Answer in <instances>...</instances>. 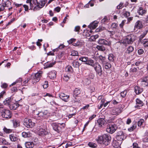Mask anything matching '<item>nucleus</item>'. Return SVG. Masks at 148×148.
<instances>
[{
	"label": "nucleus",
	"instance_id": "nucleus-1",
	"mask_svg": "<svg viewBox=\"0 0 148 148\" xmlns=\"http://www.w3.org/2000/svg\"><path fill=\"white\" fill-rule=\"evenodd\" d=\"M14 100L12 97H8L3 101L4 105L9 106L11 110H16L19 106V104L14 102Z\"/></svg>",
	"mask_w": 148,
	"mask_h": 148
},
{
	"label": "nucleus",
	"instance_id": "nucleus-2",
	"mask_svg": "<svg viewBox=\"0 0 148 148\" xmlns=\"http://www.w3.org/2000/svg\"><path fill=\"white\" fill-rule=\"evenodd\" d=\"M26 3L29 4L30 9L32 10L34 8L33 10L36 11L40 10L39 3L37 0H27Z\"/></svg>",
	"mask_w": 148,
	"mask_h": 148
},
{
	"label": "nucleus",
	"instance_id": "nucleus-3",
	"mask_svg": "<svg viewBox=\"0 0 148 148\" xmlns=\"http://www.w3.org/2000/svg\"><path fill=\"white\" fill-rule=\"evenodd\" d=\"M136 37L133 34H129L125 38L123 41V43L125 44H132L135 39Z\"/></svg>",
	"mask_w": 148,
	"mask_h": 148
},
{
	"label": "nucleus",
	"instance_id": "nucleus-4",
	"mask_svg": "<svg viewBox=\"0 0 148 148\" xmlns=\"http://www.w3.org/2000/svg\"><path fill=\"white\" fill-rule=\"evenodd\" d=\"M49 115L48 112L47 110L40 111L36 114V117L38 119L42 120L47 117Z\"/></svg>",
	"mask_w": 148,
	"mask_h": 148
},
{
	"label": "nucleus",
	"instance_id": "nucleus-5",
	"mask_svg": "<svg viewBox=\"0 0 148 148\" xmlns=\"http://www.w3.org/2000/svg\"><path fill=\"white\" fill-rule=\"evenodd\" d=\"M117 129V127L116 125L113 123H112L108 125L106 131L110 134H112L114 133Z\"/></svg>",
	"mask_w": 148,
	"mask_h": 148
},
{
	"label": "nucleus",
	"instance_id": "nucleus-6",
	"mask_svg": "<svg viewBox=\"0 0 148 148\" xmlns=\"http://www.w3.org/2000/svg\"><path fill=\"white\" fill-rule=\"evenodd\" d=\"M23 124L27 128H32L35 125V124L32 122L31 120L25 118L24 120Z\"/></svg>",
	"mask_w": 148,
	"mask_h": 148
},
{
	"label": "nucleus",
	"instance_id": "nucleus-7",
	"mask_svg": "<svg viewBox=\"0 0 148 148\" xmlns=\"http://www.w3.org/2000/svg\"><path fill=\"white\" fill-rule=\"evenodd\" d=\"M1 116L5 118H10L12 116L11 112L9 110L5 109L1 112Z\"/></svg>",
	"mask_w": 148,
	"mask_h": 148
},
{
	"label": "nucleus",
	"instance_id": "nucleus-8",
	"mask_svg": "<svg viewBox=\"0 0 148 148\" xmlns=\"http://www.w3.org/2000/svg\"><path fill=\"white\" fill-rule=\"evenodd\" d=\"M126 137V135L122 131H120L117 133L116 138L117 140L121 141L125 139Z\"/></svg>",
	"mask_w": 148,
	"mask_h": 148
},
{
	"label": "nucleus",
	"instance_id": "nucleus-9",
	"mask_svg": "<svg viewBox=\"0 0 148 148\" xmlns=\"http://www.w3.org/2000/svg\"><path fill=\"white\" fill-rule=\"evenodd\" d=\"M96 124L100 127H104L107 124V122L104 119L100 118L97 120Z\"/></svg>",
	"mask_w": 148,
	"mask_h": 148
},
{
	"label": "nucleus",
	"instance_id": "nucleus-10",
	"mask_svg": "<svg viewBox=\"0 0 148 148\" xmlns=\"http://www.w3.org/2000/svg\"><path fill=\"white\" fill-rule=\"evenodd\" d=\"M122 108H113L111 112V114L112 115H118L122 111L123 108L124 107L123 105H121Z\"/></svg>",
	"mask_w": 148,
	"mask_h": 148
},
{
	"label": "nucleus",
	"instance_id": "nucleus-11",
	"mask_svg": "<svg viewBox=\"0 0 148 148\" xmlns=\"http://www.w3.org/2000/svg\"><path fill=\"white\" fill-rule=\"evenodd\" d=\"M94 67L97 74L99 76L101 75L102 74V70L100 65L98 63H95Z\"/></svg>",
	"mask_w": 148,
	"mask_h": 148
},
{
	"label": "nucleus",
	"instance_id": "nucleus-12",
	"mask_svg": "<svg viewBox=\"0 0 148 148\" xmlns=\"http://www.w3.org/2000/svg\"><path fill=\"white\" fill-rule=\"evenodd\" d=\"M103 144L106 146L108 145L111 139V136L109 134H106L103 135Z\"/></svg>",
	"mask_w": 148,
	"mask_h": 148
},
{
	"label": "nucleus",
	"instance_id": "nucleus-13",
	"mask_svg": "<svg viewBox=\"0 0 148 148\" xmlns=\"http://www.w3.org/2000/svg\"><path fill=\"white\" fill-rule=\"evenodd\" d=\"M141 85L143 87L147 86L148 85V77L145 76L141 78L139 80Z\"/></svg>",
	"mask_w": 148,
	"mask_h": 148
},
{
	"label": "nucleus",
	"instance_id": "nucleus-14",
	"mask_svg": "<svg viewBox=\"0 0 148 148\" xmlns=\"http://www.w3.org/2000/svg\"><path fill=\"white\" fill-rule=\"evenodd\" d=\"M10 140L12 142H16L19 139V136L15 133H12L9 135Z\"/></svg>",
	"mask_w": 148,
	"mask_h": 148
},
{
	"label": "nucleus",
	"instance_id": "nucleus-15",
	"mask_svg": "<svg viewBox=\"0 0 148 148\" xmlns=\"http://www.w3.org/2000/svg\"><path fill=\"white\" fill-rule=\"evenodd\" d=\"M100 45H106L110 46L111 44L110 41H107L104 39H99L98 42Z\"/></svg>",
	"mask_w": 148,
	"mask_h": 148
},
{
	"label": "nucleus",
	"instance_id": "nucleus-16",
	"mask_svg": "<svg viewBox=\"0 0 148 148\" xmlns=\"http://www.w3.org/2000/svg\"><path fill=\"white\" fill-rule=\"evenodd\" d=\"M143 27L142 22L140 21H138L135 23L134 25V30H137L138 29H140Z\"/></svg>",
	"mask_w": 148,
	"mask_h": 148
},
{
	"label": "nucleus",
	"instance_id": "nucleus-17",
	"mask_svg": "<svg viewBox=\"0 0 148 148\" xmlns=\"http://www.w3.org/2000/svg\"><path fill=\"white\" fill-rule=\"evenodd\" d=\"M60 98L63 101L67 102L69 101V96L66 95L63 93H61L59 94Z\"/></svg>",
	"mask_w": 148,
	"mask_h": 148
},
{
	"label": "nucleus",
	"instance_id": "nucleus-18",
	"mask_svg": "<svg viewBox=\"0 0 148 148\" xmlns=\"http://www.w3.org/2000/svg\"><path fill=\"white\" fill-rule=\"evenodd\" d=\"M136 105L135 106L136 108H139L140 107L143 106V102L140 99H137L136 100Z\"/></svg>",
	"mask_w": 148,
	"mask_h": 148
},
{
	"label": "nucleus",
	"instance_id": "nucleus-19",
	"mask_svg": "<svg viewBox=\"0 0 148 148\" xmlns=\"http://www.w3.org/2000/svg\"><path fill=\"white\" fill-rule=\"evenodd\" d=\"M98 23V22L97 21H94L90 24L89 27L91 29H94L97 27Z\"/></svg>",
	"mask_w": 148,
	"mask_h": 148
},
{
	"label": "nucleus",
	"instance_id": "nucleus-20",
	"mask_svg": "<svg viewBox=\"0 0 148 148\" xmlns=\"http://www.w3.org/2000/svg\"><path fill=\"white\" fill-rule=\"evenodd\" d=\"M147 12V10L144 9L142 7H140L138 9L137 12L138 14L142 16H143Z\"/></svg>",
	"mask_w": 148,
	"mask_h": 148
},
{
	"label": "nucleus",
	"instance_id": "nucleus-21",
	"mask_svg": "<svg viewBox=\"0 0 148 148\" xmlns=\"http://www.w3.org/2000/svg\"><path fill=\"white\" fill-rule=\"evenodd\" d=\"M2 5L1 7H3L4 8L5 7H8L10 5H11V2L8 0H7L5 1H4L3 0H2Z\"/></svg>",
	"mask_w": 148,
	"mask_h": 148
},
{
	"label": "nucleus",
	"instance_id": "nucleus-22",
	"mask_svg": "<svg viewBox=\"0 0 148 148\" xmlns=\"http://www.w3.org/2000/svg\"><path fill=\"white\" fill-rule=\"evenodd\" d=\"M143 91V89L138 86H136L135 87L134 91L136 94L138 95L141 93Z\"/></svg>",
	"mask_w": 148,
	"mask_h": 148
},
{
	"label": "nucleus",
	"instance_id": "nucleus-23",
	"mask_svg": "<svg viewBox=\"0 0 148 148\" xmlns=\"http://www.w3.org/2000/svg\"><path fill=\"white\" fill-rule=\"evenodd\" d=\"M53 129L57 132L59 133L61 130L60 127L56 123H53L52 125Z\"/></svg>",
	"mask_w": 148,
	"mask_h": 148
},
{
	"label": "nucleus",
	"instance_id": "nucleus-24",
	"mask_svg": "<svg viewBox=\"0 0 148 148\" xmlns=\"http://www.w3.org/2000/svg\"><path fill=\"white\" fill-rule=\"evenodd\" d=\"M38 133L40 136H44L48 134L47 132L45 129L40 128L38 131Z\"/></svg>",
	"mask_w": 148,
	"mask_h": 148
},
{
	"label": "nucleus",
	"instance_id": "nucleus-25",
	"mask_svg": "<svg viewBox=\"0 0 148 148\" xmlns=\"http://www.w3.org/2000/svg\"><path fill=\"white\" fill-rule=\"evenodd\" d=\"M29 79H30V80L32 81V83L33 84H35L37 82L39 81V79L35 78L34 75H32Z\"/></svg>",
	"mask_w": 148,
	"mask_h": 148
},
{
	"label": "nucleus",
	"instance_id": "nucleus-26",
	"mask_svg": "<svg viewBox=\"0 0 148 148\" xmlns=\"http://www.w3.org/2000/svg\"><path fill=\"white\" fill-rule=\"evenodd\" d=\"M56 76V72L55 71H51L48 74V77L51 79H53Z\"/></svg>",
	"mask_w": 148,
	"mask_h": 148
},
{
	"label": "nucleus",
	"instance_id": "nucleus-27",
	"mask_svg": "<svg viewBox=\"0 0 148 148\" xmlns=\"http://www.w3.org/2000/svg\"><path fill=\"white\" fill-rule=\"evenodd\" d=\"M25 145L27 148H32L34 146V144L33 142H27L25 143Z\"/></svg>",
	"mask_w": 148,
	"mask_h": 148
},
{
	"label": "nucleus",
	"instance_id": "nucleus-28",
	"mask_svg": "<svg viewBox=\"0 0 148 148\" xmlns=\"http://www.w3.org/2000/svg\"><path fill=\"white\" fill-rule=\"evenodd\" d=\"M136 127V122L134 121L133 122L132 126L128 128V130L130 132H131L134 130Z\"/></svg>",
	"mask_w": 148,
	"mask_h": 148
},
{
	"label": "nucleus",
	"instance_id": "nucleus-29",
	"mask_svg": "<svg viewBox=\"0 0 148 148\" xmlns=\"http://www.w3.org/2000/svg\"><path fill=\"white\" fill-rule=\"evenodd\" d=\"M99 61L100 63H101L103 64L104 65V63L106 62L105 58L101 56H100L98 58Z\"/></svg>",
	"mask_w": 148,
	"mask_h": 148
},
{
	"label": "nucleus",
	"instance_id": "nucleus-30",
	"mask_svg": "<svg viewBox=\"0 0 148 148\" xmlns=\"http://www.w3.org/2000/svg\"><path fill=\"white\" fill-rule=\"evenodd\" d=\"M134 50V48L131 46H129L127 48V50L125 52L128 54H130Z\"/></svg>",
	"mask_w": 148,
	"mask_h": 148
},
{
	"label": "nucleus",
	"instance_id": "nucleus-31",
	"mask_svg": "<svg viewBox=\"0 0 148 148\" xmlns=\"http://www.w3.org/2000/svg\"><path fill=\"white\" fill-rule=\"evenodd\" d=\"M22 136L25 138L30 137L31 136V134L29 132H23L22 133Z\"/></svg>",
	"mask_w": 148,
	"mask_h": 148
},
{
	"label": "nucleus",
	"instance_id": "nucleus-32",
	"mask_svg": "<svg viewBox=\"0 0 148 148\" xmlns=\"http://www.w3.org/2000/svg\"><path fill=\"white\" fill-rule=\"evenodd\" d=\"M13 126L14 128H16L20 125V122L14 119L12 121Z\"/></svg>",
	"mask_w": 148,
	"mask_h": 148
},
{
	"label": "nucleus",
	"instance_id": "nucleus-33",
	"mask_svg": "<svg viewBox=\"0 0 148 148\" xmlns=\"http://www.w3.org/2000/svg\"><path fill=\"white\" fill-rule=\"evenodd\" d=\"M81 92V90L78 88H76L75 89L74 91V95L77 96L79 95Z\"/></svg>",
	"mask_w": 148,
	"mask_h": 148
},
{
	"label": "nucleus",
	"instance_id": "nucleus-34",
	"mask_svg": "<svg viewBox=\"0 0 148 148\" xmlns=\"http://www.w3.org/2000/svg\"><path fill=\"white\" fill-rule=\"evenodd\" d=\"M86 64L90 65L92 67H94L95 64L94 63V61L93 60L89 59H88V61L86 63Z\"/></svg>",
	"mask_w": 148,
	"mask_h": 148
},
{
	"label": "nucleus",
	"instance_id": "nucleus-35",
	"mask_svg": "<svg viewBox=\"0 0 148 148\" xmlns=\"http://www.w3.org/2000/svg\"><path fill=\"white\" fill-rule=\"evenodd\" d=\"M96 140L98 143L103 144V135L102 136H99L98 138Z\"/></svg>",
	"mask_w": 148,
	"mask_h": 148
},
{
	"label": "nucleus",
	"instance_id": "nucleus-36",
	"mask_svg": "<svg viewBox=\"0 0 148 148\" xmlns=\"http://www.w3.org/2000/svg\"><path fill=\"white\" fill-rule=\"evenodd\" d=\"M79 60L82 62H86L88 61V58L86 56H82L79 58Z\"/></svg>",
	"mask_w": 148,
	"mask_h": 148
},
{
	"label": "nucleus",
	"instance_id": "nucleus-37",
	"mask_svg": "<svg viewBox=\"0 0 148 148\" xmlns=\"http://www.w3.org/2000/svg\"><path fill=\"white\" fill-rule=\"evenodd\" d=\"M141 43L145 47H148V40L144 39L141 41Z\"/></svg>",
	"mask_w": 148,
	"mask_h": 148
},
{
	"label": "nucleus",
	"instance_id": "nucleus-38",
	"mask_svg": "<svg viewBox=\"0 0 148 148\" xmlns=\"http://www.w3.org/2000/svg\"><path fill=\"white\" fill-rule=\"evenodd\" d=\"M55 62H47L45 64V68H46L51 67H52L55 64Z\"/></svg>",
	"mask_w": 148,
	"mask_h": 148
},
{
	"label": "nucleus",
	"instance_id": "nucleus-39",
	"mask_svg": "<svg viewBox=\"0 0 148 148\" xmlns=\"http://www.w3.org/2000/svg\"><path fill=\"white\" fill-rule=\"evenodd\" d=\"M103 66H104L105 68L106 69H110L111 67V64L108 62H105L104 65L103 64Z\"/></svg>",
	"mask_w": 148,
	"mask_h": 148
},
{
	"label": "nucleus",
	"instance_id": "nucleus-40",
	"mask_svg": "<svg viewBox=\"0 0 148 148\" xmlns=\"http://www.w3.org/2000/svg\"><path fill=\"white\" fill-rule=\"evenodd\" d=\"M66 72L70 73H72L73 71V69L71 66L70 65L67 66L66 68Z\"/></svg>",
	"mask_w": 148,
	"mask_h": 148
},
{
	"label": "nucleus",
	"instance_id": "nucleus-41",
	"mask_svg": "<svg viewBox=\"0 0 148 148\" xmlns=\"http://www.w3.org/2000/svg\"><path fill=\"white\" fill-rule=\"evenodd\" d=\"M42 73L41 71L35 74V75H34V77L36 79H38L39 81L40 78L41 77Z\"/></svg>",
	"mask_w": 148,
	"mask_h": 148
},
{
	"label": "nucleus",
	"instance_id": "nucleus-42",
	"mask_svg": "<svg viewBox=\"0 0 148 148\" xmlns=\"http://www.w3.org/2000/svg\"><path fill=\"white\" fill-rule=\"evenodd\" d=\"M96 48L98 50L101 51H104L106 50L105 48L103 46L97 45Z\"/></svg>",
	"mask_w": 148,
	"mask_h": 148
},
{
	"label": "nucleus",
	"instance_id": "nucleus-43",
	"mask_svg": "<svg viewBox=\"0 0 148 148\" xmlns=\"http://www.w3.org/2000/svg\"><path fill=\"white\" fill-rule=\"evenodd\" d=\"M1 142L3 145H9L10 143L7 142L5 139L4 138H1L0 139Z\"/></svg>",
	"mask_w": 148,
	"mask_h": 148
},
{
	"label": "nucleus",
	"instance_id": "nucleus-44",
	"mask_svg": "<svg viewBox=\"0 0 148 148\" xmlns=\"http://www.w3.org/2000/svg\"><path fill=\"white\" fill-rule=\"evenodd\" d=\"M46 2V0H42L40 1V3H39L40 9L42 8L45 5Z\"/></svg>",
	"mask_w": 148,
	"mask_h": 148
},
{
	"label": "nucleus",
	"instance_id": "nucleus-45",
	"mask_svg": "<svg viewBox=\"0 0 148 148\" xmlns=\"http://www.w3.org/2000/svg\"><path fill=\"white\" fill-rule=\"evenodd\" d=\"M83 82L84 84L86 85H88L90 84L91 82V81L90 79L88 78L84 79Z\"/></svg>",
	"mask_w": 148,
	"mask_h": 148
},
{
	"label": "nucleus",
	"instance_id": "nucleus-46",
	"mask_svg": "<svg viewBox=\"0 0 148 148\" xmlns=\"http://www.w3.org/2000/svg\"><path fill=\"white\" fill-rule=\"evenodd\" d=\"M72 65L75 68H78L79 66V64L78 62H73L72 63Z\"/></svg>",
	"mask_w": 148,
	"mask_h": 148
},
{
	"label": "nucleus",
	"instance_id": "nucleus-47",
	"mask_svg": "<svg viewBox=\"0 0 148 148\" xmlns=\"http://www.w3.org/2000/svg\"><path fill=\"white\" fill-rule=\"evenodd\" d=\"M148 32V29H145L143 32V33L140 36V38H143V37H144L147 34Z\"/></svg>",
	"mask_w": 148,
	"mask_h": 148
},
{
	"label": "nucleus",
	"instance_id": "nucleus-48",
	"mask_svg": "<svg viewBox=\"0 0 148 148\" xmlns=\"http://www.w3.org/2000/svg\"><path fill=\"white\" fill-rule=\"evenodd\" d=\"M108 59L111 62H113L114 61V56L112 54H110L108 55Z\"/></svg>",
	"mask_w": 148,
	"mask_h": 148
},
{
	"label": "nucleus",
	"instance_id": "nucleus-49",
	"mask_svg": "<svg viewBox=\"0 0 148 148\" xmlns=\"http://www.w3.org/2000/svg\"><path fill=\"white\" fill-rule=\"evenodd\" d=\"M3 130L4 132H5L6 133H9L12 132V130L10 129H7L5 127H4L3 129Z\"/></svg>",
	"mask_w": 148,
	"mask_h": 148
},
{
	"label": "nucleus",
	"instance_id": "nucleus-50",
	"mask_svg": "<svg viewBox=\"0 0 148 148\" xmlns=\"http://www.w3.org/2000/svg\"><path fill=\"white\" fill-rule=\"evenodd\" d=\"M88 145L89 147L93 148H96L97 146V145L96 144L92 142H89L88 143Z\"/></svg>",
	"mask_w": 148,
	"mask_h": 148
},
{
	"label": "nucleus",
	"instance_id": "nucleus-51",
	"mask_svg": "<svg viewBox=\"0 0 148 148\" xmlns=\"http://www.w3.org/2000/svg\"><path fill=\"white\" fill-rule=\"evenodd\" d=\"M127 93V91L126 90H125L124 91L122 92L121 93V95L123 98L125 97Z\"/></svg>",
	"mask_w": 148,
	"mask_h": 148
},
{
	"label": "nucleus",
	"instance_id": "nucleus-52",
	"mask_svg": "<svg viewBox=\"0 0 148 148\" xmlns=\"http://www.w3.org/2000/svg\"><path fill=\"white\" fill-rule=\"evenodd\" d=\"M119 103L121 102V97L119 96H117L114 98Z\"/></svg>",
	"mask_w": 148,
	"mask_h": 148
},
{
	"label": "nucleus",
	"instance_id": "nucleus-53",
	"mask_svg": "<svg viewBox=\"0 0 148 148\" xmlns=\"http://www.w3.org/2000/svg\"><path fill=\"white\" fill-rule=\"evenodd\" d=\"M63 80L66 82H67L69 79V77L68 75H64L63 78Z\"/></svg>",
	"mask_w": 148,
	"mask_h": 148
},
{
	"label": "nucleus",
	"instance_id": "nucleus-54",
	"mask_svg": "<svg viewBox=\"0 0 148 148\" xmlns=\"http://www.w3.org/2000/svg\"><path fill=\"white\" fill-rule=\"evenodd\" d=\"M144 122V120L143 119H141L138 121L137 125L138 126H140Z\"/></svg>",
	"mask_w": 148,
	"mask_h": 148
},
{
	"label": "nucleus",
	"instance_id": "nucleus-55",
	"mask_svg": "<svg viewBox=\"0 0 148 148\" xmlns=\"http://www.w3.org/2000/svg\"><path fill=\"white\" fill-rule=\"evenodd\" d=\"M78 53L77 51L75 50H73L71 52V55L72 56H75L77 55Z\"/></svg>",
	"mask_w": 148,
	"mask_h": 148
},
{
	"label": "nucleus",
	"instance_id": "nucleus-56",
	"mask_svg": "<svg viewBox=\"0 0 148 148\" xmlns=\"http://www.w3.org/2000/svg\"><path fill=\"white\" fill-rule=\"evenodd\" d=\"M113 145L115 148H118V147H119V143L116 141L114 142Z\"/></svg>",
	"mask_w": 148,
	"mask_h": 148
},
{
	"label": "nucleus",
	"instance_id": "nucleus-57",
	"mask_svg": "<svg viewBox=\"0 0 148 148\" xmlns=\"http://www.w3.org/2000/svg\"><path fill=\"white\" fill-rule=\"evenodd\" d=\"M123 7V3H121L119 4L116 7V8L117 9L119 10L121 9Z\"/></svg>",
	"mask_w": 148,
	"mask_h": 148
},
{
	"label": "nucleus",
	"instance_id": "nucleus-58",
	"mask_svg": "<svg viewBox=\"0 0 148 148\" xmlns=\"http://www.w3.org/2000/svg\"><path fill=\"white\" fill-rule=\"evenodd\" d=\"M144 52V51L143 49H140L138 50V53L139 55L142 54Z\"/></svg>",
	"mask_w": 148,
	"mask_h": 148
},
{
	"label": "nucleus",
	"instance_id": "nucleus-59",
	"mask_svg": "<svg viewBox=\"0 0 148 148\" xmlns=\"http://www.w3.org/2000/svg\"><path fill=\"white\" fill-rule=\"evenodd\" d=\"M76 114V112H75L73 114H69L67 115V116L69 118V119H70L73 116L75 115Z\"/></svg>",
	"mask_w": 148,
	"mask_h": 148
},
{
	"label": "nucleus",
	"instance_id": "nucleus-60",
	"mask_svg": "<svg viewBox=\"0 0 148 148\" xmlns=\"http://www.w3.org/2000/svg\"><path fill=\"white\" fill-rule=\"evenodd\" d=\"M94 0H91L88 3L92 7L94 5Z\"/></svg>",
	"mask_w": 148,
	"mask_h": 148
},
{
	"label": "nucleus",
	"instance_id": "nucleus-61",
	"mask_svg": "<svg viewBox=\"0 0 148 148\" xmlns=\"http://www.w3.org/2000/svg\"><path fill=\"white\" fill-rule=\"evenodd\" d=\"M76 39L75 38H71V39L68 41V42L69 43V44H71L74 41H75Z\"/></svg>",
	"mask_w": 148,
	"mask_h": 148
},
{
	"label": "nucleus",
	"instance_id": "nucleus-62",
	"mask_svg": "<svg viewBox=\"0 0 148 148\" xmlns=\"http://www.w3.org/2000/svg\"><path fill=\"white\" fill-rule=\"evenodd\" d=\"M80 27L79 26H76L75 28L74 31L75 32H78V33L79 32Z\"/></svg>",
	"mask_w": 148,
	"mask_h": 148
},
{
	"label": "nucleus",
	"instance_id": "nucleus-63",
	"mask_svg": "<svg viewBox=\"0 0 148 148\" xmlns=\"http://www.w3.org/2000/svg\"><path fill=\"white\" fill-rule=\"evenodd\" d=\"M133 148H140L138 145L136 143H133Z\"/></svg>",
	"mask_w": 148,
	"mask_h": 148
},
{
	"label": "nucleus",
	"instance_id": "nucleus-64",
	"mask_svg": "<svg viewBox=\"0 0 148 148\" xmlns=\"http://www.w3.org/2000/svg\"><path fill=\"white\" fill-rule=\"evenodd\" d=\"M123 15L125 17H127L130 15V13L127 12H126Z\"/></svg>",
	"mask_w": 148,
	"mask_h": 148
}]
</instances>
